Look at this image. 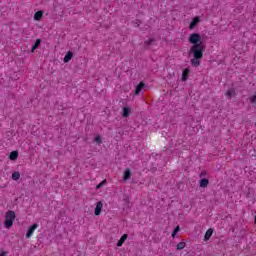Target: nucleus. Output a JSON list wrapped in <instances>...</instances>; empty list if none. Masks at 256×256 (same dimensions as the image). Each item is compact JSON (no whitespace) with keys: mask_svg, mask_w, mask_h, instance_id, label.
Here are the masks:
<instances>
[{"mask_svg":"<svg viewBox=\"0 0 256 256\" xmlns=\"http://www.w3.org/2000/svg\"><path fill=\"white\" fill-rule=\"evenodd\" d=\"M209 185V179L203 178L200 180V187L205 188Z\"/></svg>","mask_w":256,"mask_h":256,"instance_id":"f3484780","label":"nucleus"},{"mask_svg":"<svg viewBox=\"0 0 256 256\" xmlns=\"http://www.w3.org/2000/svg\"><path fill=\"white\" fill-rule=\"evenodd\" d=\"M250 103H252V105H256V95L250 97Z\"/></svg>","mask_w":256,"mask_h":256,"instance_id":"b1692460","label":"nucleus"},{"mask_svg":"<svg viewBox=\"0 0 256 256\" xmlns=\"http://www.w3.org/2000/svg\"><path fill=\"white\" fill-rule=\"evenodd\" d=\"M102 209H103V202L98 201L94 210V215L96 216L101 215Z\"/></svg>","mask_w":256,"mask_h":256,"instance_id":"20e7f679","label":"nucleus"},{"mask_svg":"<svg viewBox=\"0 0 256 256\" xmlns=\"http://www.w3.org/2000/svg\"><path fill=\"white\" fill-rule=\"evenodd\" d=\"M103 185H107V180H103L102 182H100V183L96 186V189H101V187H103Z\"/></svg>","mask_w":256,"mask_h":256,"instance_id":"4be33fe9","label":"nucleus"},{"mask_svg":"<svg viewBox=\"0 0 256 256\" xmlns=\"http://www.w3.org/2000/svg\"><path fill=\"white\" fill-rule=\"evenodd\" d=\"M213 233H214L213 228H209L204 235V241H209L213 236Z\"/></svg>","mask_w":256,"mask_h":256,"instance_id":"39448f33","label":"nucleus"},{"mask_svg":"<svg viewBox=\"0 0 256 256\" xmlns=\"http://www.w3.org/2000/svg\"><path fill=\"white\" fill-rule=\"evenodd\" d=\"M129 236L127 234L122 235V237L120 238V240L117 242V247H123V243H125V241H127V238Z\"/></svg>","mask_w":256,"mask_h":256,"instance_id":"9b49d317","label":"nucleus"},{"mask_svg":"<svg viewBox=\"0 0 256 256\" xmlns=\"http://www.w3.org/2000/svg\"><path fill=\"white\" fill-rule=\"evenodd\" d=\"M37 227H39V224L34 223L30 228H28L26 232V239H31V237H33V233H35V229H37Z\"/></svg>","mask_w":256,"mask_h":256,"instance_id":"7ed1b4c3","label":"nucleus"},{"mask_svg":"<svg viewBox=\"0 0 256 256\" xmlns=\"http://www.w3.org/2000/svg\"><path fill=\"white\" fill-rule=\"evenodd\" d=\"M178 231H181V228L179 227V226H177L174 230H173V232H172V237H175L176 235H177V232Z\"/></svg>","mask_w":256,"mask_h":256,"instance_id":"5701e85b","label":"nucleus"},{"mask_svg":"<svg viewBox=\"0 0 256 256\" xmlns=\"http://www.w3.org/2000/svg\"><path fill=\"white\" fill-rule=\"evenodd\" d=\"M42 18H43V11H37L34 14L35 21H41Z\"/></svg>","mask_w":256,"mask_h":256,"instance_id":"dca6fc26","label":"nucleus"},{"mask_svg":"<svg viewBox=\"0 0 256 256\" xmlns=\"http://www.w3.org/2000/svg\"><path fill=\"white\" fill-rule=\"evenodd\" d=\"M144 88H145V82H140L136 86L135 95H140L141 91H143Z\"/></svg>","mask_w":256,"mask_h":256,"instance_id":"423d86ee","label":"nucleus"},{"mask_svg":"<svg viewBox=\"0 0 256 256\" xmlns=\"http://www.w3.org/2000/svg\"><path fill=\"white\" fill-rule=\"evenodd\" d=\"M139 25H141V21L140 20H135V27H139Z\"/></svg>","mask_w":256,"mask_h":256,"instance_id":"393cba45","label":"nucleus"},{"mask_svg":"<svg viewBox=\"0 0 256 256\" xmlns=\"http://www.w3.org/2000/svg\"><path fill=\"white\" fill-rule=\"evenodd\" d=\"M235 95H236L235 88H230L226 92V97H228L229 99H231V97H235Z\"/></svg>","mask_w":256,"mask_h":256,"instance_id":"4468645a","label":"nucleus"},{"mask_svg":"<svg viewBox=\"0 0 256 256\" xmlns=\"http://www.w3.org/2000/svg\"><path fill=\"white\" fill-rule=\"evenodd\" d=\"M18 157H19V151L17 150L12 151L9 155V159L11 161H17Z\"/></svg>","mask_w":256,"mask_h":256,"instance_id":"1a4fd4ad","label":"nucleus"},{"mask_svg":"<svg viewBox=\"0 0 256 256\" xmlns=\"http://www.w3.org/2000/svg\"><path fill=\"white\" fill-rule=\"evenodd\" d=\"M13 221H15V212L10 210L6 213L4 227H6V229H11V227H13Z\"/></svg>","mask_w":256,"mask_h":256,"instance_id":"f03ea898","label":"nucleus"},{"mask_svg":"<svg viewBox=\"0 0 256 256\" xmlns=\"http://www.w3.org/2000/svg\"><path fill=\"white\" fill-rule=\"evenodd\" d=\"M12 179H13V181H19V179H21V173H19V172H13L12 173Z\"/></svg>","mask_w":256,"mask_h":256,"instance_id":"a211bd4d","label":"nucleus"},{"mask_svg":"<svg viewBox=\"0 0 256 256\" xmlns=\"http://www.w3.org/2000/svg\"><path fill=\"white\" fill-rule=\"evenodd\" d=\"M189 43L192 44L189 55L193 54L194 56V58L190 60V63L193 67H199L201 65L199 59H203V51H205V45L201 43V35L199 33L191 34L189 37Z\"/></svg>","mask_w":256,"mask_h":256,"instance_id":"f257e3e1","label":"nucleus"},{"mask_svg":"<svg viewBox=\"0 0 256 256\" xmlns=\"http://www.w3.org/2000/svg\"><path fill=\"white\" fill-rule=\"evenodd\" d=\"M185 249V242H180L178 245H177V250L178 251H181Z\"/></svg>","mask_w":256,"mask_h":256,"instance_id":"412c9836","label":"nucleus"},{"mask_svg":"<svg viewBox=\"0 0 256 256\" xmlns=\"http://www.w3.org/2000/svg\"><path fill=\"white\" fill-rule=\"evenodd\" d=\"M155 43V38H151L150 40L144 41V45L146 47H150V45H153Z\"/></svg>","mask_w":256,"mask_h":256,"instance_id":"6ab92c4d","label":"nucleus"},{"mask_svg":"<svg viewBox=\"0 0 256 256\" xmlns=\"http://www.w3.org/2000/svg\"><path fill=\"white\" fill-rule=\"evenodd\" d=\"M41 45V39H37L32 46L31 53H35L36 49H39V46Z\"/></svg>","mask_w":256,"mask_h":256,"instance_id":"ddd939ff","label":"nucleus"},{"mask_svg":"<svg viewBox=\"0 0 256 256\" xmlns=\"http://www.w3.org/2000/svg\"><path fill=\"white\" fill-rule=\"evenodd\" d=\"M189 73H191V70H189L188 68H185L182 72V81L185 83V81H187V79H189Z\"/></svg>","mask_w":256,"mask_h":256,"instance_id":"6e6552de","label":"nucleus"},{"mask_svg":"<svg viewBox=\"0 0 256 256\" xmlns=\"http://www.w3.org/2000/svg\"><path fill=\"white\" fill-rule=\"evenodd\" d=\"M199 21H201L199 17L193 18V20L190 22V29L191 30L195 29L197 25H199Z\"/></svg>","mask_w":256,"mask_h":256,"instance_id":"0eeeda50","label":"nucleus"},{"mask_svg":"<svg viewBox=\"0 0 256 256\" xmlns=\"http://www.w3.org/2000/svg\"><path fill=\"white\" fill-rule=\"evenodd\" d=\"M73 59V52L68 51L63 59L64 63H69Z\"/></svg>","mask_w":256,"mask_h":256,"instance_id":"9d476101","label":"nucleus"},{"mask_svg":"<svg viewBox=\"0 0 256 256\" xmlns=\"http://www.w3.org/2000/svg\"><path fill=\"white\" fill-rule=\"evenodd\" d=\"M123 179L124 181H129V179H131V169L127 168L124 171Z\"/></svg>","mask_w":256,"mask_h":256,"instance_id":"f8f14e48","label":"nucleus"},{"mask_svg":"<svg viewBox=\"0 0 256 256\" xmlns=\"http://www.w3.org/2000/svg\"><path fill=\"white\" fill-rule=\"evenodd\" d=\"M200 177H205V172H201Z\"/></svg>","mask_w":256,"mask_h":256,"instance_id":"bb28decb","label":"nucleus"},{"mask_svg":"<svg viewBox=\"0 0 256 256\" xmlns=\"http://www.w3.org/2000/svg\"><path fill=\"white\" fill-rule=\"evenodd\" d=\"M95 143H97V145H101V143H103V140L101 139V137L99 135H97L94 138Z\"/></svg>","mask_w":256,"mask_h":256,"instance_id":"aec40b11","label":"nucleus"},{"mask_svg":"<svg viewBox=\"0 0 256 256\" xmlns=\"http://www.w3.org/2000/svg\"><path fill=\"white\" fill-rule=\"evenodd\" d=\"M129 115H131V108L129 107H124L123 108V113H122V117H129Z\"/></svg>","mask_w":256,"mask_h":256,"instance_id":"2eb2a0df","label":"nucleus"},{"mask_svg":"<svg viewBox=\"0 0 256 256\" xmlns=\"http://www.w3.org/2000/svg\"><path fill=\"white\" fill-rule=\"evenodd\" d=\"M0 256H7V252L2 251V252L0 253Z\"/></svg>","mask_w":256,"mask_h":256,"instance_id":"a878e982","label":"nucleus"}]
</instances>
